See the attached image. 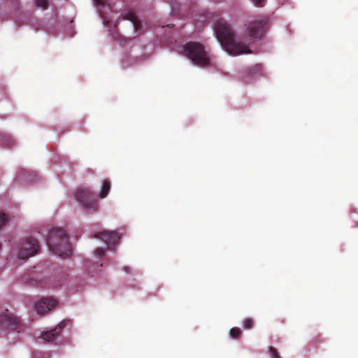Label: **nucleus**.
Returning a JSON list of instances; mask_svg holds the SVG:
<instances>
[{
	"label": "nucleus",
	"instance_id": "f257e3e1",
	"mask_svg": "<svg viewBox=\"0 0 358 358\" xmlns=\"http://www.w3.org/2000/svg\"><path fill=\"white\" fill-rule=\"evenodd\" d=\"M266 22L267 20L265 18L248 22L245 25V34L248 36L241 38H236L231 26L224 20L216 22L215 31L218 41L229 54L232 55L250 54L252 51L249 45L253 40L259 39L262 36Z\"/></svg>",
	"mask_w": 358,
	"mask_h": 358
},
{
	"label": "nucleus",
	"instance_id": "f03ea898",
	"mask_svg": "<svg viewBox=\"0 0 358 358\" xmlns=\"http://www.w3.org/2000/svg\"><path fill=\"white\" fill-rule=\"evenodd\" d=\"M47 244L52 253L62 258L71 255L72 247L66 232L63 229L55 227L50 229L47 237Z\"/></svg>",
	"mask_w": 358,
	"mask_h": 358
},
{
	"label": "nucleus",
	"instance_id": "7ed1b4c3",
	"mask_svg": "<svg viewBox=\"0 0 358 358\" xmlns=\"http://www.w3.org/2000/svg\"><path fill=\"white\" fill-rule=\"evenodd\" d=\"M182 54L199 66L209 65L210 58L204 46L198 42H188L182 46Z\"/></svg>",
	"mask_w": 358,
	"mask_h": 358
},
{
	"label": "nucleus",
	"instance_id": "20e7f679",
	"mask_svg": "<svg viewBox=\"0 0 358 358\" xmlns=\"http://www.w3.org/2000/svg\"><path fill=\"white\" fill-rule=\"evenodd\" d=\"M76 198L83 209L89 211H96L98 202L95 195L89 189L80 187L76 192Z\"/></svg>",
	"mask_w": 358,
	"mask_h": 358
},
{
	"label": "nucleus",
	"instance_id": "39448f33",
	"mask_svg": "<svg viewBox=\"0 0 358 358\" xmlns=\"http://www.w3.org/2000/svg\"><path fill=\"white\" fill-rule=\"evenodd\" d=\"M39 244L36 239L27 238L20 243L17 256L19 259H27L37 254L39 250Z\"/></svg>",
	"mask_w": 358,
	"mask_h": 358
},
{
	"label": "nucleus",
	"instance_id": "423d86ee",
	"mask_svg": "<svg viewBox=\"0 0 358 358\" xmlns=\"http://www.w3.org/2000/svg\"><path fill=\"white\" fill-rule=\"evenodd\" d=\"M0 329L20 332L22 325L20 319L8 310L0 314Z\"/></svg>",
	"mask_w": 358,
	"mask_h": 358
},
{
	"label": "nucleus",
	"instance_id": "0eeeda50",
	"mask_svg": "<svg viewBox=\"0 0 358 358\" xmlns=\"http://www.w3.org/2000/svg\"><path fill=\"white\" fill-rule=\"evenodd\" d=\"M94 237L103 241L111 249L117 245L120 239V236L117 231L106 230L95 234Z\"/></svg>",
	"mask_w": 358,
	"mask_h": 358
},
{
	"label": "nucleus",
	"instance_id": "6e6552de",
	"mask_svg": "<svg viewBox=\"0 0 358 358\" xmlns=\"http://www.w3.org/2000/svg\"><path fill=\"white\" fill-rule=\"evenodd\" d=\"M57 305V301L52 297L42 298L35 303V310L38 314L43 315L51 310Z\"/></svg>",
	"mask_w": 358,
	"mask_h": 358
},
{
	"label": "nucleus",
	"instance_id": "1a4fd4ad",
	"mask_svg": "<svg viewBox=\"0 0 358 358\" xmlns=\"http://www.w3.org/2000/svg\"><path fill=\"white\" fill-rule=\"evenodd\" d=\"M65 326L66 321H62L53 329L42 332L41 338L47 342L52 341L61 334Z\"/></svg>",
	"mask_w": 358,
	"mask_h": 358
},
{
	"label": "nucleus",
	"instance_id": "9d476101",
	"mask_svg": "<svg viewBox=\"0 0 358 358\" xmlns=\"http://www.w3.org/2000/svg\"><path fill=\"white\" fill-rule=\"evenodd\" d=\"M124 18L132 22L135 31H138L141 29V22L138 20L136 14L132 11H127L124 15Z\"/></svg>",
	"mask_w": 358,
	"mask_h": 358
},
{
	"label": "nucleus",
	"instance_id": "9b49d317",
	"mask_svg": "<svg viewBox=\"0 0 358 358\" xmlns=\"http://www.w3.org/2000/svg\"><path fill=\"white\" fill-rule=\"evenodd\" d=\"M110 189V182L108 180H104L102 182V187L99 196L101 199L105 198Z\"/></svg>",
	"mask_w": 358,
	"mask_h": 358
},
{
	"label": "nucleus",
	"instance_id": "f8f14e48",
	"mask_svg": "<svg viewBox=\"0 0 358 358\" xmlns=\"http://www.w3.org/2000/svg\"><path fill=\"white\" fill-rule=\"evenodd\" d=\"M229 334L232 338L236 339L238 338L241 335V331L238 327H233L231 329Z\"/></svg>",
	"mask_w": 358,
	"mask_h": 358
},
{
	"label": "nucleus",
	"instance_id": "ddd939ff",
	"mask_svg": "<svg viewBox=\"0 0 358 358\" xmlns=\"http://www.w3.org/2000/svg\"><path fill=\"white\" fill-rule=\"evenodd\" d=\"M243 327L245 329H250L254 325V322L251 318H245L243 322Z\"/></svg>",
	"mask_w": 358,
	"mask_h": 358
},
{
	"label": "nucleus",
	"instance_id": "4468645a",
	"mask_svg": "<svg viewBox=\"0 0 358 358\" xmlns=\"http://www.w3.org/2000/svg\"><path fill=\"white\" fill-rule=\"evenodd\" d=\"M268 352L270 353L271 358H281L277 350L275 348L270 346L268 348Z\"/></svg>",
	"mask_w": 358,
	"mask_h": 358
},
{
	"label": "nucleus",
	"instance_id": "2eb2a0df",
	"mask_svg": "<svg viewBox=\"0 0 358 358\" xmlns=\"http://www.w3.org/2000/svg\"><path fill=\"white\" fill-rule=\"evenodd\" d=\"M36 5L38 7H41L43 9L48 8V1L47 0H36Z\"/></svg>",
	"mask_w": 358,
	"mask_h": 358
},
{
	"label": "nucleus",
	"instance_id": "dca6fc26",
	"mask_svg": "<svg viewBox=\"0 0 358 358\" xmlns=\"http://www.w3.org/2000/svg\"><path fill=\"white\" fill-rule=\"evenodd\" d=\"M257 7H263L266 4V0H250Z\"/></svg>",
	"mask_w": 358,
	"mask_h": 358
},
{
	"label": "nucleus",
	"instance_id": "f3484780",
	"mask_svg": "<svg viewBox=\"0 0 358 358\" xmlns=\"http://www.w3.org/2000/svg\"><path fill=\"white\" fill-rule=\"evenodd\" d=\"M94 254L97 257H102L105 255V250L103 248H98L95 250Z\"/></svg>",
	"mask_w": 358,
	"mask_h": 358
},
{
	"label": "nucleus",
	"instance_id": "a211bd4d",
	"mask_svg": "<svg viewBox=\"0 0 358 358\" xmlns=\"http://www.w3.org/2000/svg\"><path fill=\"white\" fill-rule=\"evenodd\" d=\"M97 6L105 7L107 4V0H94Z\"/></svg>",
	"mask_w": 358,
	"mask_h": 358
},
{
	"label": "nucleus",
	"instance_id": "6ab92c4d",
	"mask_svg": "<svg viewBox=\"0 0 358 358\" xmlns=\"http://www.w3.org/2000/svg\"><path fill=\"white\" fill-rule=\"evenodd\" d=\"M6 220L7 219L6 214L3 213L0 215V228L6 224Z\"/></svg>",
	"mask_w": 358,
	"mask_h": 358
},
{
	"label": "nucleus",
	"instance_id": "aec40b11",
	"mask_svg": "<svg viewBox=\"0 0 358 358\" xmlns=\"http://www.w3.org/2000/svg\"><path fill=\"white\" fill-rule=\"evenodd\" d=\"M3 143H5L8 146H12L13 145V141L8 136H5L4 137Z\"/></svg>",
	"mask_w": 358,
	"mask_h": 358
},
{
	"label": "nucleus",
	"instance_id": "412c9836",
	"mask_svg": "<svg viewBox=\"0 0 358 358\" xmlns=\"http://www.w3.org/2000/svg\"><path fill=\"white\" fill-rule=\"evenodd\" d=\"M253 69L257 70V71H259L261 69V66L259 65V64H256L255 66H253Z\"/></svg>",
	"mask_w": 358,
	"mask_h": 358
},
{
	"label": "nucleus",
	"instance_id": "4be33fe9",
	"mask_svg": "<svg viewBox=\"0 0 358 358\" xmlns=\"http://www.w3.org/2000/svg\"><path fill=\"white\" fill-rule=\"evenodd\" d=\"M130 270H131V269H130V268H129V267H127V266H126V267H124V271L125 272H127V273H129V272H130Z\"/></svg>",
	"mask_w": 358,
	"mask_h": 358
},
{
	"label": "nucleus",
	"instance_id": "5701e85b",
	"mask_svg": "<svg viewBox=\"0 0 358 358\" xmlns=\"http://www.w3.org/2000/svg\"><path fill=\"white\" fill-rule=\"evenodd\" d=\"M167 26L169 27H173V24H168Z\"/></svg>",
	"mask_w": 358,
	"mask_h": 358
},
{
	"label": "nucleus",
	"instance_id": "b1692460",
	"mask_svg": "<svg viewBox=\"0 0 358 358\" xmlns=\"http://www.w3.org/2000/svg\"><path fill=\"white\" fill-rule=\"evenodd\" d=\"M52 287H57V285H53Z\"/></svg>",
	"mask_w": 358,
	"mask_h": 358
}]
</instances>
